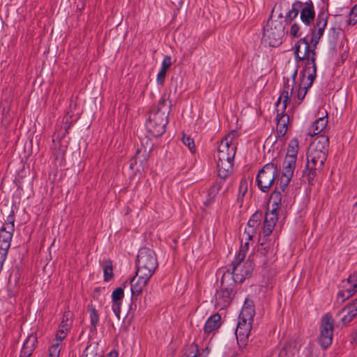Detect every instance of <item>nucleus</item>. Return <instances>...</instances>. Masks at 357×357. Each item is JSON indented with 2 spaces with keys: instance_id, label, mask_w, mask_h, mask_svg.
<instances>
[{
  "instance_id": "f257e3e1",
  "label": "nucleus",
  "mask_w": 357,
  "mask_h": 357,
  "mask_svg": "<svg viewBox=\"0 0 357 357\" xmlns=\"http://www.w3.org/2000/svg\"><path fill=\"white\" fill-rule=\"evenodd\" d=\"M325 29H311V40L309 44L305 38L300 39L296 44L294 54L299 61L306 60V64L303 68L304 75H307L310 80L309 85L313 83L317 76L316 66V52L315 49L319 43L320 38L322 37Z\"/></svg>"
},
{
  "instance_id": "f03ea898",
  "label": "nucleus",
  "mask_w": 357,
  "mask_h": 357,
  "mask_svg": "<svg viewBox=\"0 0 357 357\" xmlns=\"http://www.w3.org/2000/svg\"><path fill=\"white\" fill-rule=\"evenodd\" d=\"M169 109L167 100L161 99L157 107H154L149 113L146 123V129L154 137H160L165 132L168 123Z\"/></svg>"
},
{
  "instance_id": "7ed1b4c3",
  "label": "nucleus",
  "mask_w": 357,
  "mask_h": 357,
  "mask_svg": "<svg viewBox=\"0 0 357 357\" xmlns=\"http://www.w3.org/2000/svg\"><path fill=\"white\" fill-rule=\"evenodd\" d=\"M255 314L252 301L245 300L238 317V322L236 328V337L240 348L247 345L248 337Z\"/></svg>"
},
{
  "instance_id": "20e7f679",
  "label": "nucleus",
  "mask_w": 357,
  "mask_h": 357,
  "mask_svg": "<svg viewBox=\"0 0 357 357\" xmlns=\"http://www.w3.org/2000/svg\"><path fill=\"white\" fill-rule=\"evenodd\" d=\"M234 282L229 271L225 272L220 281V289L216 291L215 306L220 310L228 307L234 296Z\"/></svg>"
},
{
  "instance_id": "39448f33",
  "label": "nucleus",
  "mask_w": 357,
  "mask_h": 357,
  "mask_svg": "<svg viewBox=\"0 0 357 357\" xmlns=\"http://www.w3.org/2000/svg\"><path fill=\"white\" fill-rule=\"evenodd\" d=\"M136 266V272L152 277L158 266L155 252L147 248H141L137 255Z\"/></svg>"
},
{
  "instance_id": "423d86ee",
  "label": "nucleus",
  "mask_w": 357,
  "mask_h": 357,
  "mask_svg": "<svg viewBox=\"0 0 357 357\" xmlns=\"http://www.w3.org/2000/svg\"><path fill=\"white\" fill-rule=\"evenodd\" d=\"M282 195L278 190H275L271 195L270 202L272 203V209L267 210L263 227V234L268 236L273 231L278 219V210L281 204Z\"/></svg>"
},
{
  "instance_id": "0eeeda50",
  "label": "nucleus",
  "mask_w": 357,
  "mask_h": 357,
  "mask_svg": "<svg viewBox=\"0 0 357 357\" xmlns=\"http://www.w3.org/2000/svg\"><path fill=\"white\" fill-rule=\"evenodd\" d=\"M284 26L281 20L270 18L264 28V38L270 46L275 47L282 43Z\"/></svg>"
},
{
  "instance_id": "6e6552de",
  "label": "nucleus",
  "mask_w": 357,
  "mask_h": 357,
  "mask_svg": "<svg viewBox=\"0 0 357 357\" xmlns=\"http://www.w3.org/2000/svg\"><path fill=\"white\" fill-rule=\"evenodd\" d=\"M279 169L273 162L265 165L257 175V184L260 190L268 192L278 176Z\"/></svg>"
},
{
  "instance_id": "1a4fd4ad",
  "label": "nucleus",
  "mask_w": 357,
  "mask_h": 357,
  "mask_svg": "<svg viewBox=\"0 0 357 357\" xmlns=\"http://www.w3.org/2000/svg\"><path fill=\"white\" fill-rule=\"evenodd\" d=\"M326 155L316 152L308 149L307 152V164L305 174L309 182L312 181L316 175V170L321 169L326 160Z\"/></svg>"
},
{
  "instance_id": "9d476101",
  "label": "nucleus",
  "mask_w": 357,
  "mask_h": 357,
  "mask_svg": "<svg viewBox=\"0 0 357 357\" xmlns=\"http://www.w3.org/2000/svg\"><path fill=\"white\" fill-rule=\"evenodd\" d=\"M14 214H10L7 220L0 229V251L8 253L10 247V241L15 230Z\"/></svg>"
},
{
  "instance_id": "9b49d317",
  "label": "nucleus",
  "mask_w": 357,
  "mask_h": 357,
  "mask_svg": "<svg viewBox=\"0 0 357 357\" xmlns=\"http://www.w3.org/2000/svg\"><path fill=\"white\" fill-rule=\"evenodd\" d=\"M334 320L328 314L322 318L319 342L323 349H327L333 341Z\"/></svg>"
},
{
  "instance_id": "f8f14e48",
  "label": "nucleus",
  "mask_w": 357,
  "mask_h": 357,
  "mask_svg": "<svg viewBox=\"0 0 357 357\" xmlns=\"http://www.w3.org/2000/svg\"><path fill=\"white\" fill-rule=\"evenodd\" d=\"M235 131L230 132L220 142L218 148V161L234 160L236 154V146L231 144Z\"/></svg>"
},
{
  "instance_id": "ddd939ff",
  "label": "nucleus",
  "mask_w": 357,
  "mask_h": 357,
  "mask_svg": "<svg viewBox=\"0 0 357 357\" xmlns=\"http://www.w3.org/2000/svg\"><path fill=\"white\" fill-rule=\"evenodd\" d=\"M254 269L253 262L250 259L243 264H233L232 271L230 272L231 279L236 283L243 282L245 278H249Z\"/></svg>"
},
{
  "instance_id": "4468645a",
  "label": "nucleus",
  "mask_w": 357,
  "mask_h": 357,
  "mask_svg": "<svg viewBox=\"0 0 357 357\" xmlns=\"http://www.w3.org/2000/svg\"><path fill=\"white\" fill-rule=\"evenodd\" d=\"M340 288L338 296L342 298L343 301L352 296L357 291V271L350 275L347 280H343Z\"/></svg>"
},
{
  "instance_id": "2eb2a0df",
  "label": "nucleus",
  "mask_w": 357,
  "mask_h": 357,
  "mask_svg": "<svg viewBox=\"0 0 357 357\" xmlns=\"http://www.w3.org/2000/svg\"><path fill=\"white\" fill-rule=\"evenodd\" d=\"M151 278V276L144 273L136 272L135 276L130 281L132 297L138 296L142 292Z\"/></svg>"
},
{
  "instance_id": "dca6fc26",
  "label": "nucleus",
  "mask_w": 357,
  "mask_h": 357,
  "mask_svg": "<svg viewBox=\"0 0 357 357\" xmlns=\"http://www.w3.org/2000/svg\"><path fill=\"white\" fill-rule=\"evenodd\" d=\"M297 75V70H295L293 75H292V84H289V79L287 78V80L285 78L284 79V89L282 91L280 96L279 97L278 100L276 102V106L278 107L279 105L281 103V101L282 100V109L285 110L287 105L289 103L290 101V97L292 95L293 91H294V84L295 83V79Z\"/></svg>"
},
{
  "instance_id": "f3484780",
  "label": "nucleus",
  "mask_w": 357,
  "mask_h": 357,
  "mask_svg": "<svg viewBox=\"0 0 357 357\" xmlns=\"http://www.w3.org/2000/svg\"><path fill=\"white\" fill-rule=\"evenodd\" d=\"M262 217V213L259 211H257L251 216L244 231L245 240L251 241L252 239L253 236L261 224Z\"/></svg>"
},
{
  "instance_id": "a211bd4d",
  "label": "nucleus",
  "mask_w": 357,
  "mask_h": 357,
  "mask_svg": "<svg viewBox=\"0 0 357 357\" xmlns=\"http://www.w3.org/2000/svg\"><path fill=\"white\" fill-rule=\"evenodd\" d=\"M357 315V298L352 303L346 305L338 313L337 316L340 317L343 324L350 323Z\"/></svg>"
},
{
  "instance_id": "6ab92c4d",
  "label": "nucleus",
  "mask_w": 357,
  "mask_h": 357,
  "mask_svg": "<svg viewBox=\"0 0 357 357\" xmlns=\"http://www.w3.org/2000/svg\"><path fill=\"white\" fill-rule=\"evenodd\" d=\"M278 110V114L276 117L277 120V128L276 132L278 137H282L285 135L287 131V126L289 121V117L287 114H283L284 110L282 109L281 113L280 109Z\"/></svg>"
},
{
  "instance_id": "aec40b11",
  "label": "nucleus",
  "mask_w": 357,
  "mask_h": 357,
  "mask_svg": "<svg viewBox=\"0 0 357 357\" xmlns=\"http://www.w3.org/2000/svg\"><path fill=\"white\" fill-rule=\"evenodd\" d=\"M315 17L314 6L311 1L306 2L301 9V20L306 25L309 26Z\"/></svg>"
},
{
  "instance_id": "412c9836",
  "label": "nucleus",
  "mask_w": 357,
  "mask_h": 357,
  "mask_svg": "<svg viewBox=\"0 0 357 357\" xmlns=\"http://www.w3.org/2000/svg\"><path fill=\"white\" fill-rule=\"evenodd\" d=\"M329 146V139L324 135L318 136L310 145L309 149L316 151L325 153L327 155Z\"/></svg>"
},
{
  "instance_id": "4be33fe9",
  "label": "nucleus",
  "mask_w": 357,
  "mask_h": 357,
  "mask_svg": "<svg viewBox=\"0 0 357 357\" xmlns=\"http://www.w3.org/2000/svg\"><path fill=\"white\" fill-rule=\"evenodd\" d=\"M36 343V336L33 334L29 335L24 342L20 357H30L35 349Z\"/></svg>"
},
{
  "instance_id": "5701e85b",
  "label": "nucleus",
  "mask_w": 357,
  "mask_h": 357,
  "mask_svg": "<svg viewBox=\"0 0 357 357\" xmlns=\"http://www.w3.org/2000/svg\"><path fill=\"white\" fill-rule=\"evenodd\" d=\"M217 167L218 176L225 179L232 172L233 160L217 161Z\"/></svg>"
},
{
  "instance_id": "b1692460",
  "label": "nucleus",
  "mask_w": 357,
  "mask_h": 357,
  "mask_svg": "<svg viewBox=\"0 0 357 357\" xmlns=\"http://www.w3.org/2000/svg\"><path fill=\"white\" fill-rule=\"evenodd\" d=\"M220 326L221 317L219 314H215L207 319L204 330L205 333H210L218 330Z\"/></svg>"
},
{
  "instance_id": "393cba45",
  "label": "nucleus",
  "mask_w": 357,
  "mask_h": 357,
  "mask_svg": "<svg viewBox=\"0 0 357 357\" xmlns=\"http://www.w3.org/2000/svg\"><path fill=\"white\" fill-rule=\"evenodd\" d=\"M222 184L221 182H216L210 187L208 191L206 199L204 202V205L210 206L215 202L217 195L222 188Z\"/></svg>"
},
{
  "instance_id": "a878e982",
  "label": "nucleus",
  "mask_w": 357,
  "mask_h": 357,
  "mask_svg": "<svg viewBox=\"0 0 357 357\" xmlns=\"http://www.w3.org/2000/svg\"><path fill=\"white\" fill-rule=\"evenodd\" d=\"M327 124V120L325 117H320L317 119L311 126L310 131L309 135L310 136H314L321 132L326 127Z\"/></svg>"
},
{
  "instance_id": "bb28decb",
  "label": "nucleus",
  "mask_w": 357,
  "mask_h": 357,
  "mask_svg": "<svg viewBox=\"0 0 357 357\" xmlns=\"http://www.w3.org/2000/svg\"><path fill=\"white\" fill-rule=\"evenodd\" d=\"M296 162V158L286 156L282 174H286L287 176H293Z\"/></svg>"
},
{
  "instance_id": "cd10ccee",
  "label": "nucleus",
  "mask_w": 357,
  "mask_h": 357,
  "mask_svg": "<svg viewBox=\"0 0 357 357\" xmlns=\"http://www.w3.org/2000/svg\"><path fill=\"white\" fill-rule=\"evenodd\" d=\"M303 6V3L299 1L294 2L292 4L291 9L287 13L285 16V20L288 21H291L294 19H295L298 16Z\"/></svg>"
},
{
  "instance_id": "c85d7f7f",
  "label": "nucleus",
  "mask_w": 357,
  "mask_h": 357,
  "mask_svg": "<svg viewBox=\"0 0 357 357\" xmlns=\"http://www.w3.org/2000/svg\"><path fill=\"white\" fill-rule=\"evenodd\" d=\"M89 312H90L91 331L95 332V331H96V327L99 322V314L94 306L90 307Z\"/></svg>"
},
{
  "instance_id": "c756f323",
  "label": "nucleus",
  "mask_w": 357,
  "mask_h": 357,
  "mask_svg": "<svg viewBox=\"0 0 357 357\" xmlns=\"http://www.w3.org/2000/svg\"><path fill=\"white\" fill-rule=\"evenodd\" d=\"M328 15L324 11L320 12L317 17L315 25L314 28L315 29H325L327 25Z\"/></svg>"
},
{
  "instance_id": "7c9ffc66",
  "label": "nucleus",
  "mask_w": 357,
  "mask_h": 357,
  "mask_svg": "<svg viewBox=\"0 0 357 357\" xmlns=\"http://www.w3.org/2000/svg\"><path fill=\"white\" fill-rule=\"evenodd\" d=\"M269 254H273V248L269 243L261 242L258 247L257 255L261 257H267Z\"/></svg>"
},
{
  "instance_id": "2f4dec72",
  "label": "nucleus",
  "mask_w": 357,
  "mask_h": 357,
  "mask_svg": "<svg viewBox=\"0 0 357 357\" xmlns=\"http://www.w3.org/2000/svg\"><path fill=\"white\" fill-rule=\"evenodd\" d=\"M103 273H104V280L105 282L109 281L113 278V267L112 263L111 261H107L105 263L103 267Z\"/></svg>"
},
{
  "instance_id": "473e14b6",
  "label": "nucleus",
  "mask_w": 357,
  "mask_h": 357,
  "mask_svg": "<svg viewBox=\"0 0 357 357\" xmlns=\"http://www.w3.org/2000/svg\"><path fill=\"white\" fill-rule=\"evenodd\" d=\"M291 178L292 176H287V175L282 174L279 181L277 183V185L279 184V187H276L275 190H278L281 193V192L279 190L280 189L282 192H284L289 184Z\"/></svg>"
},
{
  "instance_id": "72a5a7b5",
  "label": "nucleus",
  "mask_w": 357,
  "mask_h": 357,
  "mask_svg": "<svg viewBox=\"0 0 357 357\" xmlns=\"http://www.w3.org/2000/svg\"><path fill=\"white\" fill-rule=\"evenodd\" d=\"M298 144L296 139L291 140L289 144L287 157L296 158Z\"/></svg>"
},
{
  "instance_id": "f704fd0d",
  "label": "nucleus",
  "mask_w": 357,
  "mask_h": 357,
  "mask_svg": "<svg viewBox=\"0 0 357 357\" xmlns=\"http://www.w3.org/2000/svg\"><path fill=\"white\" fill-rule=\"evenodd\" d=\"M152 146H150L148 149L145 148L144 150H142L140 149H138L136 151L135 155L133 158V160H135V163H137L139 160V162H142V160H141V153H142V156L144 158V160H146V157L149 152L151 151Z\"/></svg>"
},
{
  "instance_id": "c9c22d12",
  "label": "nucleus",
  "mask_w": 357,
  "mask_h": 357,
  "mask_svg": "<svg viewBox=\"0 0 357 357\" xmlns=\"http://www.w3.org/2000/svg\"><path fill=\"white\" fill-rule=\"evenodd\" d=\"M301 74L303 75V77H307V81H309V82L307 84V86H304L303 87L301 86L299 88V89H298V93H297V98H298V100H303V98H305V95L307 93V89L311 87L312 84L310 86L309 85L310 80L307 78V74L305 75H304L303 69L301 70Z\"/></svg>"
},
{
  "instance_id": "e433bc0d",
  "label": "nucleus",
  "mask_w": 357,
  "mask_h": 357,
  "mask_svg": "<svg viewBox=\"0 0 357 357\" xmlns=\"http://www.w3.org/2000/svg\"><path fill=\"white\" fill-rule=\"evenodd\" d=\"M182 142L183 144L188 147L191 153H195L196 151V147L195 145L194 140L190 136L183 134L182 137Z\"/></svg>"
},
{
  "instance_id": "4c0bfd02",
  "label": "nucleus",
  "mask_w": 357,
  "mask_h": 357,
  "mask_svg": "<svg viewBox=\"0 0 357 357\" xmlns=\"http://www.w3.org/2000/svg\"><path fill=\"white\" fill-rule=\"evenodd\" d=\"M61 349V345L59 342H54L49 349L48 357H59Z\"/></svg>"
},
{
  "instance_id": "58836bf2",
  "label": "nucleus",
  "mask_w": 357,
  "mask_h": 357,
  "mask_svg": "<svg viewBox=\"0 0 357 357\" xmlns=\"http://www.w3.org/2000/svg\"><path fill=\"white\" fill-rule=\"evenodd\" d=\"M347 22L349 25H355L357 23V5L351 9Z\"/></svg>"
},
{
  "instance_id": "ea45409f",
  "label": "nucleus",
  "mask_w": 357,
  "mask_h": 357,
  "mask_svg": "<svg viewBox=\"0 0 357 357\" xmlns=\"http://www.w3.org/2000/svg\"><path fill=\"white\" fill-rule=\"evenodd\" d=\"M124 296L123 289L120 287L113 291L112 294V301L121 302Z\"/></svg>"
},
{
  "instance_id": "a19ab883",
  "label": "nucleus",
  "mask_w": 357,
  "mask_h": 357,
  "mask_svg": "<svg viewBox=\"0 0 357 357\" xmlns=\"http://www.w3.org/2000/svg\"><path fill=\"white\" fill-rule=\"evenodd\" d=\"M293 356V350L291 346L289 345L283 347L278 354V357H292Z\"/></svg>"
},
{
  "instance_id": "79ce46f5",
  "label": "nucleus",
  "mask_w": 357,
  "mask_h": 357,
  "mask_svg": "<svg viewBox=\"0 0 357 357\" xmlns=\"http://www.w3.org/2000/svg\"><path fill=\"white\" fill-rule=\"evenodd\" d=\"M69 328L70 324H66L65 329H59L56 335L55 342H59L61 344V342L66 337L67 331L69 330Z\"/></svg>"
},
{
  "instance_id": "37998d69",
  "label": "nucleus",
  "mask_w": 357,
  "mask_h": 357,
  "mask_svg": "<svg viewBox=\"0 0 357 357\" xmlns=\"http://www.w3.org/2000/svg\"><path fill=\"white\" fill-rule=\"evenodd\" d=\"M172 65V59L169 56H165L162 61V70H167Z\"/></svg>"
},
{
  "instance_id": "c03bdc74",
  "label": "nucleus",
  "mask_w": 357,
  "mask_h": 357,
  "mask_svg": "<svg viewBox=\"0 0 357 357\" xmlns=\"http://www.w3.org/2000/svg\"><path fill=\"white\" fill-rule=\"evenodd\" d=\"M121 305V302L112 301V310L119 319L120 318Z\"/></svg>"
},
{
  "instance_id": "a18cd8bd",
  "label": "nucleus",
  "mask_w": 357,
  "mask_h": 357,
  "mask_svg": "<svg viewBox=\"0 0 357 357\" xmlns=\"http://www.w3.org/2000/svg\"><path fill=\"white\" fill-rule=\"evenodd\" d=\"M166 74V70L160 69L157 75V83L158 84H162L164 83Z\"/></svg>"
},
{
  "instance_id": "49530a36",
  "label": "nucleus",
  "mask_w": 357,
  "mask_h": 357,
  "mask_svg": "<svg viewBox=\"0 0 357 357\" xmlns=\"http://www.w3.org/2000/svg\"><path fill=\"white\" fill-rule=\"evenodd\" d=\"M299 30H300L299 25L294 23V24L291 25V29H290L291 36H292L294 37H298V33Z\"/></svg>"
},
{
  "instance_id": "de8ad7c7",
  "label": "nucleus",
  "mask_w": 357,
  "mask_h": 357,
  "mask_svg": "<svg viewBox=\"0 0 357 357\" xmlns=\"http://www.w3.org/2000/svg\"><path fill=\"white\" fill-rule=\"evenodd\" d=\"M245 255L246 254H245V250H239L238 256L236 257V261L233 262L232 264H237V263H239L240 264H241V262L244 259Z\"/></svg>"
},
{
  "instance_id": "09e8293b",
  "label": "nucleus",
  "mask_w": 357,
  "mask_h": 357,
  "mask_svg": "<svg viewBox=\"0 0 357 357\" xmlns=\"http://www.w3.org/2000/svg\"><path fill=\"white\" fill-rule=\"evenodd\" d=\"M239 190H240V192L242 191V194H241V197L238 196V199L242 198L247 191V185H246L245 181H241L240 185H239Z\"/></svg>"
},
{
  "instance_id": "8fccbe9b",
  "label": "nucleus",
  "mask_w": 357,
  "mask_h": 357,
  "mask_svg": "<svg viewBox=\"0 0 357 357\" xmlns=\"http://www.w3.org/2000/svg\"><path fill=\"white\" fill-rule=\"evenodd\" d=\"M247 241H245L243 245H241V248L239 250H245V254H246L248 250V246H249V241L248 240H246Z\"/></svg>"
},
{
  "instance_id": "3c124183",
  "label": "nucleus",
  "mask_w": 357,
  "mask_h": 357,
  "mask_svg": "<svg viewBox=\"0 0 357 357\" xmlns=\"http://www.w3.org/2000/svg\"><path fill=\"white\" fill-rule=\"evenodd\" d=\"M107 357H118V353L116 351H112L109 353Z\"/></svg>"
},
{
  "instance_id": "603ef678",
  "label": "nucleus",
  "mask_w": 357,
  "mask_h": 357,
  "mask_svg": "<svg viewBox=\"0 0 357 357\" xmlns=\"http://www.w3.org/2000/svg\"><path fill=\"white\" fill-rule=\"evenodd\" d=\"M68 318L66 319V321L63 320L62 322H61V328L60 329H65V328L66 327V324H68Z\"/></svg>"
},
{
  "instance_id": "864d4df0",
  "label": "nucleus",
  "mask_w": 357,
  "mask_h": 357,
  "mask_svg": "<svg viewBox=\"0 0 357 357\" xmlns=\"http://www.w3.org/2000/svg\"><path fill=\"white\" fill-rule=\"evenodd\" d=\"M354 339V341L357 342V331H356V333L355 334Z\"/></svg>"
},
{
  "instance_id": "5fc2aeb1",
  "label": "nucleus",
  "mask_w": 357,
  "mask_h": 357,
  "mask_svg": "<svg viewBox=\"0 0 357 357\" xmlns=\"http://www.w3.org/2000/svg\"><path fill=\"white\" fill-rule=\"evenodd\" d=\"M195 349H196V351H197V353H198V352H199V350H198V347H197V345L195 346Z\"/></svg>"
},
{
  "instance_id": "6e6d98bb",
  "label": "nucleus",
  "mask_w": 357,
  "mask_h": 357,
  "mask_svg": "<svg viewBox=\"0 0 357 357\" xmlns=\"http://www.w3.org/2000/svg\"><path fill=\"white\" fill-rule=\"evenodd\" d=\"M193 357H197V354H195L193 356Z\"/></svg>"
},
{
  "instance_id": "4d7b16f0",
  "label": "nucleus",
  "mask_w": 357,
  "mask_h": 357,
  "mask_svg": "<svg viewBox=\"0 0 357 357\" xmlns=\"http://www.w3.org/2000/svg\"><path fill=\"white\" fill-rule=\"evenodd\" d=\"M354 206H357V202L354 204Z\"/></svg>"
}]
</instances>
